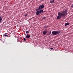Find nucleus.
I'll return each mask as SVG.
<instances>
[{"label":"nucleus","mask_w":73,"mask_h":73,"mask_svg":"<svg viewBox=\"0 0 73 73\" xmlns=\"http://www.w3.org/2000/svg\"><path fill=\"white\" fill-rule=\"evenodd\" d=\"M68 10L67 9H66L65 10H64L62 11L61 13L60 12H58V15L56 18V19L57 20L58 19H60L61 18V17H65L66 15H68Z\"/></svg>","instance_id":"f257e3e1"},{"label":"nucleus","mask_w":73,"mask_h":73,"mask_svg":"<svg viewBox=\"0 0 73 73\" xmlns=\"http://www.w3.org/2000/svg\"><path fill=\"white\" fill-rule=\"evenodd\" d=\"M36 15H38L39 14L41 15V13H43V12H44V11L43 10H41L39 7L38 8L36 9Z\"/></svg>","instance_id":"f03ea898"},{"label":"nucleus","mask_w":73,"mask_h":73,"mask_svg":"<svg viewBox=\"0 0 73 73\" xmlns=\"http://www.w3.org/2000/svg\"><path fill=\"white\" fill-rule=\"evenodd\" d=\"M60 33H61V31H53L52 32V34L53 35H58V34H60Z\"/></svg>","instance_id":"7ed1b4c3"},{"label":"nucleus","mask_w":73,"mask_h":73,"mask_svg":"<svg viewBox=\"0 0 73 73\" xmlns=\"http://www.w3.org/2000/svg\"><path fill=\"white\" fill-rule=\"evenodd\" d=\"M38 7L39 8V9H40V10H41L42 8H44V5L42 4L41 5H39Z\"/></svg>","instance_id":"20e7f679"},{"label":"nucleus","mask_w":73,"mask_h":73,"mask_svg":"<svg viewBox=\"0 0 73 73\" xmlns=\"http://www.w3.org/2000/svg\"><path fill=\"white\" fill-rule=\"evenodd\" d=\"M47 32H48V30H46L45 31H43V32H42L43 34L44 35H46V33H47Z\"/></svg>","instance_id":"39448f33"},{"label":"nucleus","mask_w":73,"mask_h":73,"mask_svg":"<svg viewBox=\"0 0 73 73\" xmlns=\"http://www.w3.org/2000/svg\"><path fill=\"white\" fill-rule=\"evenodd\" d=\"M50 2L51 4H54L55 2L54 0H51L50 1Z\"/></svg>","instance_id":"423d86ee"},{"label":"nucleus","mask_w":73,"mask_h":73,"mask_svg":"<svg viewBox=\"0 0 73 73\" xmlns=\"http://www.w3.org/2000/svg\"><path fill=\"white\" fill-rule=\"evenodd\" d=\"M26 38H30V35L29 34H27V35L26 36Z\"/></svg>","instance_id":"0eeeda50"},{"label":"nucleus","mask_w":73,"mask_h":73,"mask_svg":"<svg viewBox=\"0 0 73 73\" xmlns=\"http://www.w3.org/2000/svg\"><path fill=\"white\" fill-rule=\"evenodd\" d=\"M2 21V17L0 16V23H1Z\"/></svg>","instance_id":"6e6552de"},{"label":"nucleus","mask_w":73,"mask_h":73,"mask_svg":"<svg viewBox=\"0 0 73 73\" xmlns=\"http://www.w3.org/2000/svg\"><path fill=\"white\" fill-rule=\"evenodd\" d=\"M67 25H69V23H65V26H67Z\"/></svg>","instance_id":"1a4fd4ad"},{"label":"nucleus","mask_w":73,"mask_h":73,"mask_svg":"<svg viewBox=\"0 0 73 73\" xmlns=\"http://www.w3.org/2000/svg\"><path fill=\"white\" fill-rule=\"evenodd\" d=\"M43 27L44 28H48V26H44Z\"/></svg>","instance_id":"9d476101"},{"label":"nucleus","mask_w":73,"mask_h":73,"mask_svg":"<svg viewBox=\"0 0 73 73\" xmlns=\"http://www.w3.org/2000/svg\"><path fill=\"white\" fill-rule=\"evenodd\" d=\"M5 36H6L7 37H8V35H7L5 34L3 35V37H5Z\"/></svg>","instance_id":"9b49d317"},{"label":"nucleus","mask_w":73,"mask_h":73,"mask_svg":"<svg viewBox=\"0 0 73 73\" xmlns=\"http://www.w3.org/2000/svg\"><path fill=\"white\" fill-rule=\"evenodd\" d=\"M26 33L28 34L29 33V31H27L26 32Z\"/></svg>","instance_id":"f8f14e48"},{"label":"nucleus","mask_w":73,"mask_h":73,"mask_svg":"<svg viewBox=\"0 0 73 73\" xmlns=\"http://www.w3.org/2000/svg\"><path fill=\"white\" fill-rule=\"evenodd\" d=\"M23 39L24 41H26V39H25V38L24 37L23 38Z\"/></svg>","instance_id":"ddd939ff"},{"label":"nucleus","mask_w":73,"mask_h":73,"mask_svg":"<svg viewBox=\"0 0 73 73\" xmlns=\"http://www.w3.org/2000/svg\"><path fill=\"white\" fill-rule=\"evenodd\" d=\"M71 7H72V8H73V4L71 5Z\"/></svg>","instance_id":"4468645a"},{"label":"nucleus","mask_w":73,"mask_h":73,"mask_svg":"<svg viewBox=\"0 0 73 73\" xmlns=\"http://www.w3.org/2000/svg\"><path fill=\"white\" fill-rule=\"evenodd\" d=\"M27 16V14H26L25 15V17H26V16Z\"/></svg>","instance_id":"2eb2a0df"},{"label":"nucleus","mask_w":73,"mask_h":73,"mask_svg":"<svg viewBox=\"0 0 73 73\" xmlns=\"http://www.w3.org/2000/svg\"><path fill=\"white\" fill-rule=\"evenodd\" d=\"M53 49V48H50V49Z\"/></svg>","instance_id":"dca6fc26"},{"label":"nucleus","mask_w":73,"mask_h":73,"mask_svg":"<svg viewBox=\"0 0 73 73\" xmlns=\"http://www.w3.org/2000/svg\"><path fill=\"white\" fill-rule=\"evenodd\" d=\"M42 19H45V17H43V18H42Z\"/></svg>","instance_id":"f3484780"},{"label":"nucleus","mask_w":73,"mask_h":73,"mask_svg":"<svg viewBox=\"0 0 73 73\" xmlns=\"http://www.w3.org/2000/svg\"><path fill=\"white\" fill-rule=\"evenodd\" d=\"M44 0H41V1H43Z\"/></svg>","instance_id":"a211bd4d"},{"label":"nucleus","mask_w":73,"mask_h":73,"mask_svg":"<svg viewBox=\"0 0 73 73\" xmlns=\"http://www.w3.org/2000/svg\"><path fill=\"white\" fill-rule=\"evenodd\" d=\"M50 34H51V32H50Z\"/></svg>","instance_id":"6ab92c4d"}]
</instances>
